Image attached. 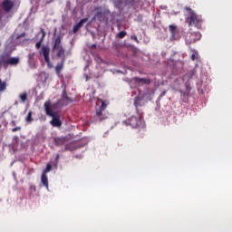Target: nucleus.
Returning <instances> with one entry per match:
<instances>
[{
  "label": "nucleus",
  "mask_w": 232,
  "mask_h": 232,
  "mask_svg": "<svg viewBox=\"0 0 232 232\" xmlns=\"http://www.w3.org/2000/svg\"><path fill=\"white\" fill-rule=\"evenodd\" d=\"M12 124H13V126H15V121H12Z\"/></svg>",
  "instance_id": "34"
},
{
  "label": "nucleus",
  "mask_w": 232,
  "mask_h": 232,
  "mask_svg": "<svg viewBox=\"0 0 232 232\" xmlns=\"http://www.w3.org/2000/svg\"><path fill=\"white\" fill-rule=\"evenodd\" d=\"M123 124H125V126H130V128H139L143 130L145 128L144 120L142 119L141 115H140L139 117L131 116L130 118L124 121Z\"/></svg>",
  "instance_id": "3"
},
{
  "label": "nucleus",
  "mask_w": 232,
  "mask_h": 232,
  "mask_svg": "<svg viewBox=\"0 0 232 232\" xmlns=\"http://www.w3.org/2000/svg\"><path fill=\"white\" fill-rule=\"evenodd\" d=\"M5 63L11 64V66L19 64V58H17V57L9 58L8 60L5 61Z\"/></svg>",
  "instance_id": "16"
},
{
  "label": "nucleus",
  "mask_w": 232,
  "mask_h": 232,
  "mask_svg": "<svg viewBox=\"0 0 232 232\" xmlns=\"http://www.w3.org/2000/svg\"><path fill=\"white\" fill-rule=\"evenodd\" d=\"M6 90V82H3L0 79V92H5Z\"/></svg>",
  "instance_id": "23"
},
{
  "label": "nucleus",
  "mask_w": 232,
  "mask_h": 232,
  "mask_svg": "<svg viewBox=\"0 0 232 232\" xmlns=\"http://www.w3.org/2000/svg\"><path fill=\"white\" fill-rule=\"evenodd\" d=\"M14 6V3L13 0H4L1 4V7L5 12V14H8L9 12H12V9Z\"/></svg>",
  "instance_id": "5"
},
{
  "label": "nucleus",
  "mask_w": 232,
  "mask_h": 232,
  "mask_svg": "<svg viewBox=\"0 0 232 232\" xmlns=\"http://www.w3.org/2000/svg\"><path fill=\"white\" fill-rule=\"evenodd\" d=\"M96 46H97V45L93 44V45H92V48H95Z\"/></svg>",
  "instance_id": "36"
},
{
  "label": "nucleus",
  "mask_w": 232,
  "mask_h": 232,
  "mask_svg": "<svg viewBox=\"0 0 232 232\" xmlns=\"http://www.w3.org/2000/svg\"><path fill=\"white\" fill-rule=\"evenodd\" d=\"M87 22H88V18H83L80 20V22L73 26V34H77V32H79L81 28H82V24H84V23H87Z\"/></svg>",
  "instance_id": "11"
},
{
  "label": "nucleus",
  "mask_w": 232,
  "mask_h": 232,
  "mask_svg": "<svg viewBox=\"0 0 232 232\" xmlns=\"http://www.w3.org/2000/svg\"><path fill=\"white\" fill-rule=\"evenodd\" d=\"M197 37H200V34L198 33H188L186 36V43L188 44H193V43H197L198 39Z\"/></svg>",
  "instance_id": "6"
},
{
  "label": "nucleus",
  "mask_w": 232,
  "mask_h": 232,
  "mask_svg": "<svg viewBox=\"0 0 232 232\" xmlns=\"http://www.w3.org/2000/svg\"><path fill=\"white\" fill-rule=\"evenodd\" d=\"M21 130V127L13 128L12 131L13 133H15V131H19Z\"/></svg>",
  "instance_id": "31"
},
{
  "label": "nucleus",
  "mask_w": 232,
  "mask_h": 232,
  "mask_svg": "<svg viewBox=\"0 0 232 232\" xmlns=\"http://www.w3.org/2000/svg\"><path fill=\"white\" fill-rule=\"evenodd\" d=\"M140 5L141 8H143V5H143V4H140Z\"/></svg>",
  "instance_id": "35"
},
{
  "label": "nucleus",
  "mask_w": 232,
  "mask_h": 232,
  "mask_svg": "<svg viewBox=\"0 0 232 232\" xmlns=\"http://www.w3.org/2000/svg\"><path fill=\"white\" fill-rule=\"evenodd\" d=\"M144 99V96H141L140 94L137 95L135 98H134V103L133 105L135 106L136 108V113H139V108H140V106H142V101Z\"/></svg>",
  "instance_id": "9"
},
{
  "label": "nucleus",
  "mask_w": 232,
  "mask_h": 232,
  "mask_svg": "<svg viewBox=\"0 0 232 232\" xmlns=\"http://www.w3.org/2000/svg\"><path fill=\"white\" fill-rule=\"evenodd\" d=\"M40 40L35 44V48L36 50H40L41 49V44H43V43L44 42V37H46V32H44V29L41 28L40 29V33H38L37 35H41Z\"/></svg>",
  "instance_id": "8"
},
{
  "label": "nucleus",
  "mask_w": 232,
  "mask_h": 232,
  "mask_svg": "<svg viewBox=\"0 0 232 232\" xmlns=\"http://www.w3.org/2000/svg\"><path fill=\"white\" fill-rule=\"evenodd\" d=\"M126 35H127L126 31H121V32H120V33L118 34V37H119L120 39H124V37H126Z\"/></svg>",
  "instance_id": "26"
},
{
  "label": "nucleus",
  "mask_w": 232,
  "mask_h": 232,
  "mask_svg": "<svg viewBox=\"0 0 232 232\" xmlns=\"http://www.w3.org/2000/svg\"><path fill=\"white\" fill-rule=\"evenodd\" d=\"M130 39H132V41H135L136 43H139V38H137L136 35H131Z\"/></svg>",
  "instance_id": "29"
},
{
  "label": "nucleus",
  "mask_w": 232,
  "mask_h": 232,
  "mask_svg": "<svg viewBox=\"0 0 232 232\" xmlns=\"http://www.w3.org/2000/svg\"><path fill=\"white\" fill-rule=\"evenodd\" d=\"M39 55H43L46 64L52 68V62L50 61V47L44 45L39 51Z\"/></svg>",
  "instance_id": "4"
},
{
  "label": "nucleus",
  "mask_w": 232,
  "mask_h": 232,
  "mask_svg": "<svg viewBox=\"0 0 232 232\" xmlns=\"http://www.w3.org/2000/svg\"><path fill=\"white\" fill-rule=\"evenodd\" d=\"M50 171H52V165L51 164H47L45 169L43 171V173H44V175H46V173H50Z\"/></svg>",
  "instance_id": "25"
},
{
  "label": "nucleus",
  "mask_w": 232,
  "mask_h": 232,
  "mask_svg": "<svg viewBox=\"0 0 232 232\" xmlns=\"http://www.w3.org/2000/svg\"><path fill=\"white\" fill-rule=\"evenodd\" d=\"M186 10L188 12V16L187 18L188 26H196L197 28H200V26H202V16L197 14L195 11H192V9L189 7H186Z\"/></svg>",
  "instance_id": "2"
},
{
  "label": "nucleus",
  "mask_w": 232,
  "mask_h": 232,
  "mask_svg": "<svg viewBox=\"0 0 232 232\" xmlns=\"http://www.w3.org/2000/svg\"><path fill=\"white\" fill-rule=\"evenodd\" d=\"M191 52H193L190 57L191 61L198 60V51L191 49Z\"/></svg>",
  "instance_id": "21"
},
{
  "label": "nucleus",
  "mask_w": 232,
  "mask_h": 232,
  "mask_svg": "<svg viewBox=\"0 0 232 232\" xmlns=\"http://www.w3.org/2000/svg\"><path fill=\"white\" fill-rule=\"evenodd\" d=\"M106 104L104 103V102H102V105L100 106V110H103L105 111L106 110Z\"/></svg>",
  "instance_id": "28"
},
{
  "label": "nucleus",
  "mask_w": 232,
  "mask_h": 232,
  "mask_svg": "<svg viewBox=\"0 0 232 232\" xmlns=\"http://www.w3.org/2000/svg\"><path fill=\"white\" fill-rule=\"evenodd\" d=\"M62 101L63 102H66V104H70V102H73V100L68 96V93L66 92V89H64L62 92Z\"/></svg>",
  "instance_id": "12"
},
{
  "label": "nucleus",
  "mask_w": 232,
  "mask_h": 232,
  "mask_svg": "<svg viewBox=\"0 0 232 232\" xmlns=\"http://www.w3.org/2000/svg\"><path fill=\"white\" fill-rule=\"evenodd\" d=\"M41 182H42L43 186H44V188H46V189H48V176H46V174L42 173Z\"/></svg>",
  "instance_id": "17"
},
{
  "label": "nucleus",
  "mask_w": 232,
  "mask_h": 232,
  "mask_svg": "<svg viewBox=\"0 0 232 232\" xmlns=\"http://www.w3.org/2000/svg\"><path fill=\"white\" fill-rule=\"evenodd\" d=\"M55 160H59V154L56 155Z\"/></svg>",
  "instance_id": "33"
},
{
  "label": "nucleus",
  "mask_w": 232,
  "mask_h": 232,
  "mask_svg": "<svg viewBox=\"0 0 232 232\" xmlns=\"http://www.w3.org/2000/svg\"><path fill=\"white\" fill-rule=\"evenodd\" d=\"M132 81L138 86H144V84H151V80H150L148 78L134 77V78H132Z\"/></svg>",
  "instance_id": "7"
},
{
  "label": "nucleus",
  "mask_w": 232,
  "mask_h": 232,
  "mask_svg": "<svg viewBox=\"0 0 232 232\" xmlns=\"http://www.w3.org/2000/svg\"><path fill=\"white\" fill-rule=\"evenodd\" d=\"M25 35H26V33H22L21 34H16L15 39L16 40L21 39V37H24Z\"/></svg>",
  "instance_id": "27"
},
{
  "label": "nucleus",
  "mask_w": 232,
  "mask_h": 232,
  "mask_svg": "<svg viewBox=\"0 0 232 232\" xmlns=\"http://www.w3.org/2000/svg\"><path fill=\"white\" fill-rule=\"evenodd\" d=\"M32 115H34V112L30 111L25 118L26 122H33L34 118H32Z\"/></svg>",
  "instance_id": "22"
},
{
  "label": "nucleus",
  "mask_w": 232,
  "mask_h": 232,
  "mask_svg": "<svg viewBox=\"0 0 232 232\" xmlns=\"http://www.w3.org/2000/svg\"><path fill=\"white\" fill-rule=\"evenodd\" d=\"M55 146H63V144L68 140L66 137H57L53 139Z\"/></svg>",
  "instance_id": "13"
},
{
  "label": "nucleus",
  "mask_w": 232,
  "mask_h": 232,
  "mask_svg": "<svg viewBox=\"0 0 232 232\" xmlns=\"http://www.w3.org/2000/svg\"><path fill=\"white\" fill-rule=\"evenodd\" d=\"M68 150H69L68 145H65V147H64V151H68Z\"/></svg>",
  "instance_id": "32"
},
{
  "label": "nucleus",
  "mask_w": 232,
  "mask_h": 232,
  "mask_svg": "<svg viewBox=\"0 0 232 232\" xmlns=\"http://www.w3.org/2000/svg\"><path fill=\"white\" fill-rule=\"evenodd\" d=\"M127 5H135V0H126Z\"/></svg>",
  "instance_id": "30"
},
{
  "label": "nucleus",
  "mask_w": 232,
  "mask_h": 232,
  "mask_svg": "<svg viewBox=\"0 0 232 232\" xmlns=\"http://www.w3.org/2000/svg\"><path fill=\"white\" fill-rule=\"evenodd\" d=\"M63 41V36L59 35L55 38L53 45V50H55V48H61L63 47V44H61Z\"/></svg>",
  "instance_id": "14"
},
{
  "label": "nucleus",
  "mask_w": 232,
  "mask_h": 232,
  "mask_svg": "<svg viewBox=\"0 0 232 232\" xmlns=\"http://www.w3.org/2000/svg\"><path fill=\"white\" fill-rule=\"evenodd\" d=\"M56 52V56L59 59H63V61H66V50L64 49V47H58L55 48Z\"/></svg>",
  "instance_id": "10"
},
{
  "label": "nucleus",
  "mask_w": 232,
  "mask_h": 232,
  "mask_svg": "<svg viewBox=\"0 0 232 232\" xmlns=\"http://www.w3.org/2000/svg\"><path fill=\"white\" fill-rule=\"evenodd\" d=\"M102 111H104V110L99 109V110L96 111V116L95 117L100 121H104V118H101L102 116Z\"/></svg>",
  "instance_id": "20"
},
{
  "label": "nucleus",
  "mask_w": 232,
  "mask_h": 232,
  "mask_svg": "<svg viewBox=\"0 0 232 232\" xmlns=\"http://www.w3.org/2000/svg\"><path fill=\"white\" fill-rule=\"evenodd\" d=\"M169 30L171 34L172 38L175 39L177 35V25H173V24L169 25Z\"/></svg>",
  "instance_id": "18"
},
{
  "label": "nucleus",
  "mask_w": 232,
  "mask_h": 232,
  "mask_svg": "<svg viewBox=\"0 0 232 232\" xmlns=\"http://www.w3.org/2000/svg\"><path fill=\"white\" fill-rule=\"evenodd\" d=\"M44 108L46 115H48V117H52L50 124H52L53 128H61L63 126V121H61V116L59 115V112L53 111V110H52V101H46L44 104Z\"/></svg>",
  "instance_id": "1"
},
{
  "label": "nucleus",
  "mask_w": 232,
  "mask_h": 232,
  "mask_svg": "<svg viewBox=\"0 0 232 232\" xmlns=\"http://www.w3.org/2000/svg\"><path fill=\"white\" fill-rule=\"evenodd\" d=\"M66 60L62 59L61 63H58L56 67H55V72L57 73V75H61V72H63V68H64V63Z\"/></svg>",
  "instance_id": "15"
},
{
  "label": "nucleus",
  "mask_w": 232,
  "mask_h": 232,
  "mask_svg": "<svg viewBox=\"0 0 232 232\" xmlns=\"http://www.w3.org/2000/svg\"><path fill=\"white\" fill-rule=\"evenodd\" d=\"M20 99L22 102H26L28 101V94L26 92L20 94Z\"/></svg>",
  "instance_id": "24"
},
{
  "label": "nucleus",
  "mask_w": 232,
  "mask_h": 232,
  "mask_svg": "<svg viewBox=\"0 0 232 232\" xmlns=\"http://www.w3.org/2000/svg\"><path fill=\"white\" fill-rule=\"evenodd\" d=\"M35 55V53L28 54V63L32 68H35V63H34V57Z\"/></svg>",
  "instance_id": "19"
}]
</instances>
